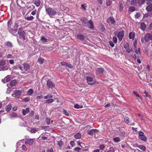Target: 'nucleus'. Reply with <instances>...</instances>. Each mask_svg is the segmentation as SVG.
<instances>
[{
  "mask_svg": "<svg viewBox=\"0 0 152 152\" xmlns=\"http://www.w3.org/2000/svg\"><path fill=\"white\" fill-rule=\"evenodd\" d=\"M146 10L147 11L149 12L152 11V5H149L146 7Z\"/></svg>",
  "mask_w": 152,
  "mask_h": 152,
  "instance_id": "obj_26",
  "label": "nucleus"
},
{
  "mask_svg": "<svg viewBox=\"0 0 152 152\" xmlns=\"http://www.w3.org/2000/svg\"><path fill=\"white\" fill-rule=\"evenodd\" d=\"M99 132L96 129H92L90 130L88 132V134L89 135H92L95 133H97Z\"/></svg>",
  "mask_w": 152,
  "mask_h": 152,
  "instance_id": "obj_9",
  "label": "nucleus"
},
{
  "mask_svg": "<svg viewBox=\"0 0 152 152\" xmlns=\"http://www.w3.org/2000/svg\"><path fill=\"white\" fill-rule=\"evenodd\" d=\"M145 0H138V3L140 5L142 4L145 2Z\"/></svg>",
  "mask_w": 152,
  "mask_h": 152,
  "instance_id": "obj_46",
  "label": "nucleus"
},
{
  "mask_svg": "<svg viewBox=\"0 0 152 152\" xmlns=\"http://www.w3.org/2000/svg\"><path fill=\"white\" fill-rule=\"evenodd\" d=\"M88 23L90 25L89 28L91 29H93L94 28V26L93 24V23L91 20H90L88 22Z\"/></svg>",
  "mask_w": 152,
  "mask_h": 152,
  "instance_id": "obj_41",
  "label": "nucleus"
},
{
  "mask_svg": "<svg viewBox=\"0 0 152 152\" xmlns=\"http://www.w3.org/2000/svg\"><path fill=\"white\" fill-rule=\"evenodd\" d=\"M12 94V96L19 98V97L21 94L22 92L20 90H17L14 92Z\"/></svg>",
  "mask_w": 152,
  "mask_h": 152,
  "instance_id": "obj_7",
  "label": "nucleus"
},
{
  "mask_svg": "<svg viewBox=\"0 0 152 152\" xmlns=\"http://www.w3.org/2000/svg\"><path fill=\"white\" fill-rule=\"evenodd\" d=\"M63 113L64 114L67 116L69 115V113L67 112V111L65 109L63 110Z\"/></svg>",
  "mask_w": 152,
  "mask_h": 152,
  "instance_id": "obj_51",
  "label": "nucleus"
},
{
  "mask_svg": "<svg viewBox=\"0 0 152 152\" xmlns=\"http://www.w3.org/2000/svg\"><path fill=\"white\" fill-rule=\"evenodd\" d=\"M86 79L88 84L89 85L96 84V82L90 77L87 76Z\"/></svg>",
  "mask_w": 152,
  "mask_h": 152,
  "instance_id": "obj_5",
  "label": "nucleus"
},
{
  "mask_svg": "<svg viewBox=\"0 0 152 152\" xmlns=\"http://www.w3.org/2000/svg\"><path fill=\"white\" fill-rule=\"evenodd\" d=\"M115 150L114 148L113 147H111L110 148L109 150L107 152H114Z\"/></svg>",
  "mask_w": 152,
  "mask_h": 152,
  "instance_id": "obj_48",
  "label": "nucleus"
},
{
  "mask_svg": "<svg viewBox=\"0 0 152 152\" xmlns=\"http://www.w3.org/2000/svg\"><path fill=\"white\" fill-rule=\"evenodd\" d=\"M114 34L115 35L117 36L119 41H121L122 40V38L124 36V31H122L118 32L115 31L114 32Z\"/></svg>",
  "mask_w": 152,
  "mask_h": 152,
  "instance_id": "obj_3",
  "label": "nucleus"
},
{
  "mask_svg": "<svg viewBox=\"0 0 152 152\" xmlns=\"http://www.w3.org/2000/svg\"><path fill=\"white\" fill-rule=\"evenodd\" d=\"M33 93V89L31 88L28 90L27 92V94L28 95L31 96L32 95Z\"/></svg>",
  "mask_w": 152,
  "mask_h": 152,
  "instance_id": "obj_29",
  "label": "nucleus"
},
{
  "mask_svg": "<svg viewBox=\"0 0 152 152\" xmlns=\"http://www.w3.org/2000/svg\"><path fill=\"white\" fill-rule=\"evenodd\" d=\"M57 144L59 147H61L63 144V142L61 140L57 141Z\"/></svg>",
  "mask_w": 152,
  "mask_h": 152,
  "instance_id": "obj_39",
  "label": "nucleus"
},
{
  "mask_svg": "<svg viewBox=\"0 0 152 152\" xmlns=\"http://www.w3.org/2000/svg\"><path fill=\"white\" fill-rule=\"evenodd\" d=\"M139 138L141 140L146 141L147 138L144 135V133L142 132H140L139 133Z\"/></svg>",
  "mask_w": 152,
  "mask_h": 152,
  "instance_id": "obj_4",
  "label": "nucleus"
},
{
  "mask_svg": "<svg viewBox=\"0 0 152 152\" xmlns=\"http://www.w3.org/2000/svg\"><path fill=\"white\" fill-rule=\"evenodd\" d=\"M22 149L23 150L26 151L27 149V148L26 146L24 145H23L21 146Z\"/></svg>",
  "mask_w": 152,
  "mask_h": 152,
  "instance_id": "obj_49",
  "label": "nucleus"
},
{
  "mask_svg": "<svg viewBox=\"0 0 152 152\" xmlns=\"http://www.w3.org/2000/svg\"><path fill=\"white\" fill-rule=\"evenodd\" d=\"M44 60L42 58H40L38 59V62L40 64H42L44 62Z\"/></svg>",
  "mask_w": 152,
  "mask_h": 152,
  "instance_id": "obj_43",
  "label": "nucleus"
},
{
  "mask_svg": "<svg viewBox=\"0 0 152 152\" xmlns=\"http://www.w3.org/2000/svg\"><path fill=\"white\" fill-rule=\"evenodd\" d=\"M40 40L42 41V42L43 43H45L47 42V39L44 37L42 36Z\"/></svg>",
  "mask_w": 152,
  "mask_h": 152,
  "instance_id": "obj_35",
  "label": "nucleus"
},
{
  "mask_svg": "<svg viewBox=\"0 0 152 152\" xmlns=\"http://www.w3.org/2000/svg\"><path fill=\"white\" fill-rule=\"evenodd\" d=\"M137 147L143 151H145L146 150L145 147L143 145H137Z\"/></svg>",
  "mask_w": 152,
  "mask_h": 152,
  "instance_id": "obj_30",
  "label": "nucleus"
},
{
  "mask_svg": "<svg viewBox=\"0 0 152 152\" xmlns=\"http://www.w3.org/2000/svg\"><path fill=\"white\" fill-rule=\"evenodd\" d=\"M34 4L37 7H39L40 4V1L39 0L35 1L34 2Z\"/></svg>",
  "mask_w": 152,
  "mask_h": 152,
  "instance_id": "obj_36",
  "label": "nucleus"
},
{
  "mask_svg": "<svg viewBox=\"0 0 152 152\" xmlns=\"http://www.w3.org/2000/svg\"><path fill=\"white\" fill-rule=\"evenodd\" d=\"M104 71V70L102 68L99 67L97 68L96 72H97L100 73H102Z\"/></svg>",
  "mask_w": 152,
  "mask_h": 152,
  "instance_id": "obj_20",
  "label": "nucleus"
},
{
  "mask_svg": "<svg viewBox=\"0 0 152 152\" xmlns=\"http://www.w3.org/2000/svg\"><path fill=\"white\" fill-rule=\"evenodd\" d=\"M53 50L52 47H48L46 48L45 49V51L48 52Z\"/></svg>",
  "mask_w": 152,
  "mask_h": 152,
  "instance_id": "obj_44",
  "label": "nucleus"
},
{
  "mask_svg": "<svg viewBox=\"0 0 152 152\" xmlns=\"http://www.w3.org/2000/svg\"><path fill=\"white\" fill-rule=\"evenodd\" d=\"M81 7L84 10H86V4H84L81 5Z\"/></svg>",
  "mask_w": 152,
  "mask_h": 152,
  "instance_id": "obj_55",
  "label": "nucleus"
},
{
  "mask_svg": "<svg viewBox=\"0 0 152 152\" xmlns=\"http://www.w3.org/2000/svg\"><path fill=\"white\" fill-rule=\"evenodd\" d=\"M45 12L51 18L55 15L57 13L56 10L51 7L46 8Z\"/></svg>",
  "mask_w": 152,
  "mask_h": 152,
  "instance_id": "obj_2",
  "label": "nucleus"
},
{
  "mask_svg": "<svg viewBox=\"0 0 152 152\" xmlns=\"http://www.w3.org/2000/svg\"><path fill=\"white\" fill-rule=\"evenodd\" d=\"M113 41L115 43H116L117 41V38L115 37H114L113 38Z\"/></svg>",
  "mask_w": 152,
  "mask_h": 152,
  "instance_id": "obj_52",
  "label": "nucleus"
},
{
  "mask_svg": "<svg viewBox=\"0 0 152 152\" xmlns=\"http://www.w3.org/2000/svg\"><path fill=\"white\" fill-rule=\"evenodd\" d=\"M18 51L15 49H13L12 50V53L13 54H16L17 53Z\"/></svg>",
  "mask_w": 152,
  "mask_h": 152,
  "instance_id": "obj_54",
  "label": "nucleus"
},
{
  "mask_svg": "<svg viewBox=\"0 0 152 152\" xmlns=\"http://www.w3.org/2000/svg\"><path fill=\"white\" fill-rule=\"evenodd\" d=\"M7 26L8 31L11 33L13 34L17 31L18 23L17 21H16L14 23H12L11 19H10L8 21Z\"/></svg>",
  "mask_w": 152,
  "mask_h": 152,
  "instance_id": "obj_1",
  "label": "nucleus"
},
{
  "mask_svg": "<svg viewBox=\"0 0 152 152\" xmlns=\"http://www.w3.org/2000/svg\"><path fill=\"white\" fill-rule=\"evenodd\" d=\"M6 64V61L3 60H0V66H2Z\"/></svg>",
  "mask_w": 152,
  "mask_h": 152,
  "instance_id": "obj_37",
  "label": "nucleus"
},
{
  "mask_svg": "<svg viewBox=\"0 0 152 152\" xmlns=\"http://www.w3.org/2000/svg\"><path fill=\"white\" fill-rule=\"evenodd\" d=\"M152 36L149 33H147L146 34L144 37V39L146 42H147L149 41V40L151 39Z\"/></svg>",
  "mask_w": 152,
  "mask_h": 152,
  "instance_id": "obj_8",
  "label": "nucleus"
},
{
  "mask_svg": "<svg viewBox=\"0 0 152 152\" xmlns=\"http://www.w3.org/2000/svg\"><path fill=\"white\" fill-rule=\"evenodd\" d=\"M146 26L144 23H141V28L143 30H144L146 28Z\"/></svg>",
  "mask_w": 152,
  "mask_h": 152,
  "instance_id": "obj_31",
  "label": "nucleus"
},
{
  "mask_svg": "<svg viewBox=\"0 0 152 152\" xmlns=\"http://www.w3.org/2000/svg\"><path fill=\"white\" fill-rule=\"evenodd\" d=\"M134 37V34L133 32H130L129 34V37L130 39H133Z\"/></svg>",
  "mask_w": 152,
  "mask_h": 152,
  "instance_id": "obj_34",
  "label": "nucleus"
},
{
  "mask_svg": "<svg viewBox=\"0 0 152 152\" xmlns=\"http://www.w3.org/2000/svg\"><path fill=\"white\" fill-rule=\"evenodd\" d=\"M74 137L76 139H80L81 137V134L80 133H77L75 134Z\"/></svg>",
  "mask_w": 152,
  "mask_h": 152,
  "instance_id": "obj_27",
  "label": "nucleus"
},
{
  "mask_svg": "<svg viewBox=\"0 0 152 152\" xmlns=\"http://www.w3.org/2000/svg\"><path fill=\"white\" fill-rule=\"evenodd\" d=\"M66 66H67L69 68H72V65L70 64L67 63Z\"/></svg>",
  "mask_w": 152,
  "mask_h": 152,
  "instance_id": "obj_60",
  "label": "nucleus"
},
{
  "mask_svg": "<svg viewBox=\"0 0 152 152\" xmlns=\"http://www.w3.org/2000/svg\"><path fill=\"white\" fill-rule=\"evenodd\" d=\"M129 10L130 11L133 12L135 10V8L133 7H131L129 8Z\"/></svg>",
  "mask_w": 152,
  "mask_h": 152,
  "instance_id": "obj_50",
  "label": "nucleus"
},
{
  "mask_svg": "<svg viewBox=\"0 0 152 152\" xmlns=\"http://www.w3.org/2000/svg\"><path fill=\"white\" fill-rule=\"evenodd\" d=\"M140 16V14L139 13H137L135 15V17L136 18H139Z\"/></svg>",
  "mask_w": 152,
  "mask_h": 152,
  "instance_id": "obj_56",
  "label": "nucleus"
},
{
  "mask_svg": "<svg viewBox=\"0 0 152 152\" xmlns=\"http://www.w3.org/2000/svg\"><path fill=\"white\" fill-rule=\"evenodd\" d=\"M70 144L72 147H73L75 146V142L74 141H71L70 142Z\"/></svg>",
  "mask_w": 152,
  "mask_h": 152,
  "instance_id": "obj_53",
  "label": "nucleus"
},
{
  "mask_svg": "<svg viewBox=\"0 0 152 152\" xmlns=\"http://www.w3.org/2000/svg\"><path fill=\"white\" fill-rule=\"evenodd\" d=\"M74 107L75 108H77V109H78V108H82L83 107V106H82V105H80L78 104H75V105H74Z\"/></svg>",
  "mask_w": 152,
  "mask_h": 152,
  "instance_id": "obj_45",
  "label": "nucleus"
},
{
  "mask_svg": "<svg viewBox=\"0 0 152 152\" xmlns=\"http://www.w3.org/2000/svg\"><path fill=\"white\" fill-rule=\"evenodd\" d=\"M10 119H12V118H16L17 117V114L15 113H13L11 114L10 115Z\"/></svg>",
  "mask_w": 152,
  "mask_h": 152,
  "instance_id": "obj_23",
  "label": "nucleus"
},
{
  "mask_svg": "<svg viewBox=\"0 0 152 152\" xmlns=\"http://www.w3.org/2000/svg\"><path fill=\"white\" fill-rule=\"evenodd\" d=\"M16 83V81L15 80H12L10 83V84H7V86L9 87V86L10 85L11 86H15Z\"/></svg>",
  "mask_w": 152,
  "mask_h": 152,
  "instance_id": "obj_16",
  "label": "nucleus"
},
{
  "mask_svg": "<svg viewBox=\"0 0 152 152\" xmlns=\"http://www.w3.org/2000/svg\"><path fill=\"white\" fill-rule=\"evenodd\" d=\"M77 37L78 39L80 40H83L84 38V36L81 34H79L77 35Z\"/></svg>",
  "mask_w": 152,
  "mask_h": 152,
  "instance_id": "obj_33",
  "label": "nucleus"
},
{
  "mask_svg": "<svg viewBox=\"0 0 152 152\" xmlns=\"http://www.w3.org/2000/svg\"><path fill=\"white\" fill-rule=\"evenodd\" d=\"M34 142V140L33 139H30L28 140H26L25 141V143L26 144H28L29 145H32Z\"/></svg>",
  "mask_w": 152,
  "mask_h": 152,
  "instance_id": "obj_12",
  "label": "nucleus"
},
{
  "mask_svg": "<svg viewBox=\"0 0 152 152\" xmlns=\"http://www.w3.org/2000/svg\"><path fill=\"white\" fill-rule=\"evenodd\" d=\"M124 121L126 124L129 125H131L130 121L129 120V119L128 117H126L124 118Z\"/></svg>",
  "mask_w": 152,
  "mask_h": 152,
  "instance_id": "obj_17",
  "label": "nucleus"
},
{
  "mask_svg": "<svg viewBox=\"0 0 152 152\" xmlns=\"http://www.w3.org/2000/svg\"><path fill=\"white\" fill-rule=\"evenodd\" d=\"M54 101V100L53 99L51 98L46 100L45 102V103L46 104H50L53 102Z\"/></svg>",
  "mask_w": 152,
  "mask_h": 152,
  "instance_id": "obj_24",
  "label": "nucleus"
},
{
  "mask_svg": "<svg viewBox=\"0 0 152 152\" xmlns=\"http://www.w3.org/2000/svg\"><path fill=\"white\" fill-rule=\"evenodd\" d=\"M12 108V106L10 104H9L6 107V110L7 112L10 111Z\"/></svg>",
  "mask_w": 152,
  "mask_h": 152,
  "instance_id": "obj_32",
  "label": "nucleus"
},
{
  "mask_svg": "<svg viewBox=\"0 0 152 152\" xmlns=\"http://www.w3.org/2000/svg\"><path fill=\"white\" fill-rule=\"evenodd\" d=\"M46 120L47 121V124L48 125H49L50 124H52V123L53 122V121H50V118H46Z\"/></svg>",
  "mask_w": 152,
  "mask_h": 152,
  "instance_id": "obj_38",
  "label": "nucleus"
},
{
  "mask_svg": "<svg viewBox=\"0 0 152 152\" xmlns=\"http://www.w3.org/2000/svg\"><path fill=\"white\" fill-rule=\"evenodd\" d=\"M25 18L26 19L28 20H31L34 19V17L33 16H27L26 15H25Z\"/></svg>",
  "mask_w": 152,
  "mask_h": 152,
  "instance_id": "obj_22",
  "label": "nucleus"
},
{
  "mask_svg": "<svg viewBox=\"0 0 152 152\" xmlns=\"http://www.w3.org/2000/svg\"><path fill=\"white\" fill-rule=\"evenodd\" d=\"M53 97V95L50 94H48L47 95L45 96H44L43 97L44 99H50L52 98Z\"/></svg>",
  "mask_w": 152,
  "mask_h": 152,
  "instance_id": "obj_21",
  "label": "nucleus"
},
{
  "mask_svg": "<svg viewBox=\"0 0 152 152\" xmlns=\"http://www.w3.org/2000/svg\"><path fill=\"white\" fill-rule=\"evenodd\" d=\"M124 48L126 49V51L128 53H130L132 49L129 48V45L128 43H126L124 45Z\"/></svg>",
  "mask_w": 152,
  "mask_h": 152,
  "instance_id": "obj_10",
  "label": "nucleus"
},
{
  "mask_svg": "<svg viewBox=\"0 0 152 152\" xmlns=\"http://www.w3.org/2000/svg\"><path fill=\"white\" fill-rule=\"evenodd\" d=\"M23 114L25 115L28 113L29 112V108H26L25 109H23L22 110Z\"/></svg>",
  "mask_w": 152,
  "mask_h": 152,
  "instance_id": "obj_13",
  "label": "nucleus"
},
{
  "mask_svg": "<svg viewBox=\"0 0 152 152\" xmlns=\"http://www.w3.org/2000/svg\"><path fill=\"white\" fill-rule=\"evenodd\" d=\"M30 100V99L29 98H26L23 99V101L25 102H27L28 101Z\"/></svg>",
  "mask_w": 152,
  "mask_h": 152,
  "instance_id": "obj_57",
  "label": "nucleus"
},
{
  "mask_svg": "<svg viewBox=\"0 0 152 152\" xmlns=\"http://www.w3.org/2000/svg\"><path fill=\"white\" fill-rule=\"evenodd\" d=\"M136 53L137 54H140V48H138L137 50V48H136L134 49Z\"/></svg>",
  "mask_w": 152,
  "mask_h": 152,
  "instance_id": "obj_42",
  "label": "nucleus"
},
{
  "mask_svg": "<svg viewBox=\"0 0 152 152\" xmlns=\"http://www.w3.org/2000/svg\"><path fill=\"white\" fill-rule=\"evenodd\" d=\"M115 20L114 18L112 17H110L107 20V22L108 23H112L114 24L115 23Z\"/></svg>",
  "mask_w": 152,
  "mask_h": 152,
  "instance_id": "obj_18",
  "label": "nucleus"
},
{
  "mask_svg": "<svg viewBox=\"0 0 152 152\" xmlns=\"http://www.w3.org/2000/svg\"><path fill=\"white\" fill-rule=\"evenodd\" d=\"M47 84L48 88H51L54 87V85L53 83L50 80H48L47 81Z\"/></svg>",
  "mask_w": 152,
  "mask_h": 152,
  "instance_id": "obj_11",
  "label": "nucleus"
},
{
  "mask_svg": "<svg viewBox=\"0 0 152 152\" xmlns=\"http://www.w3.org/2000/svg\"><path fill=\"white\" fill-rule=\"evenodd\" d=\"M6 45L8 47H12V45L11 42H7L6 43Z\"/></svg>",
  "mask_w": 152,
  "mask_h": 152,
  "instance_id": "obj_40",
  "label": "nucleus"
},
{
  "mask_svg": "<svg viewBox=\"0 0 152 152\" xmlns=\"http://www.w3.org/2000/svg\"><path fill=\"white\" fill-rule=\"evenodd\" d=\"M8 67L7 66L0 67V71L6 70L8 69Z\"/></svg>",
  "mask_w": 152,
  "mask_h": 152,
  "instance_id": "obj_25",
  "label": "nucleus"
},
{
  "mask_svg": "<svg viewBox=\"0 0 152 152\" xmlns=\"http://www.w3.org/2000/svg\"><path fill=\"white\" fill-rule=\"evenodd\" d=\"M18 34L21 36H22L23 39L24 40L26 39V37L25 36V33L23 29L22 28H20L18 31Z\"/></svg>",
  "mask_w": 152,
  "mask_h": 152,
  "instance_id": "obj_6",
  "label": "nucleus"
},
{
  "mask_svg": "<svg viewBox=\"0 0 152 152\" xmlns=\"http://www.w3.org/2000/svg\"><path fill=\"white\" fill-rule=\"evenodd\" d=\"M36 12L37 10H34L33 11L31 12V14L33 15H36Z\"/></svg>",
  "mask_w": 152,
  "mask_h": 152,
  "instance_id": "obj_61",
  "label": "nucleus"
},
{
  "mask_svg": "<svg viewBox=\"0 0 152 152\" xmlns=\"http://www.w3.org/2000/svg\"><path fill=\"white\" fill-rule=\"evenodd\" d=\"M67 63L64 62V61H62L61 62V64L62 65L64 66H66V64Z\"/></svg>",
  "mask_w": 152,
  "mask_h": 152,
  "instance_id": "obj_64",
  "label": "nucleus"
},
{
  "mask_svg": "<svg viewBox=\"0 0 152 152\" xmlns=\"http://www.w3.org/2000/svg\"><path fill=\"white\" fill-rule=\"evenodd\" d=\"M23 67L24 69L26 71L28 70L30 68L29 65L27 63H24L23 64Z\"/></svg>",
  "mask_w": 152,
  "mask_h": 152,
  "instance_id": "obj_19",
  "label": "nucleus"
},
{
  "mask_svg": "<svg viewBox=\"0 0 152 152\" xmlns=\"http://www.w3.org/2000/svg\"><path fill=\"white\" fill-rule=\"evenodd\" d=\"M109 44L112 47H113L114 46V43L112 41L109 42Z\"/></svg>",
  "mask_w": 152,
  "mask_h": 152,
  "instance_id": "obj_62",
  "label": "nucleus"
},
{
  "mask_svg": "<svg viewBox=\"0 0 152 152\" xmlns=\"http://www.w3.org/2000/svg\"><path fill=\"white\" fill-rule=\"evenodd\" d=\"M7 57L8 58H13V57L12 55L11 54H9L7 56Z\"/></svg>",
  "mask_w": 152,
  "mask_h": 152,
  "instance_id": "obj_59",
  "label": "nucleus"
},
{
  "mask_svg": "<svg viewBox=\"0 0 152 152\" xmlns=\"http://www.w3.org/2000/svg\"><path fill=\"white\" fill-rule=\"evenodd\" d=\"M10 80V76L8 75L5 78L2 80V81L4 83H6L9 81Z\"/></svg>",
  "mask_w": 152,
  "mask_h": 152,
  "instance_id": "obj_14",
  "label": "nucleus"
},
{
  "mask_svg": "<svg viewBox=\"0 0 152 152\" xmlns=\"http://www.w3.org/2000/svg\"><path fill=\"white\" fill-rule=\"evenodd\" d=\"M137 0H132L131 2V4L132 5H135L137 3Z\"/></svg>",
  "mask_w": 152,
  "mask_h": 152,
  "instance_id": "obj_47",
  "label": "nucleus"
},
{
  "mask_svg": "<svg viewBox=\"0 0 152 152\" xmlns=\"http://www.w3.org/2000/svg\"><path fill=\"white\" fill-rule=\"evenodd\" d=\"M28 130L30 131L32 133H35L38 131V129L37 128H29Z\"/></svg>",
  "mask_w": 152,
  "mask_h": 152,
  "instance_id": "obj_15",
  "label": "nucleus"
},
{
  "mask_svg": "<svg viewBox=\"0 0 152 152\" xmlns=\"http://www.w3.org/2000/svg\"><path fill=\"white\" fill-rule=\"evenodd\" d=\"M152 2V0H146V3L147 4H151Z\"/></svg>",
  "mask_w": 152,
  "mask_h": 152,
  "instance_id": "obj_63",
  "label": "nucleus"
},
{
  "mask_svg": "<svg viewBox=\"0 0 152 152\" xmlns=\"http://www.w3.org/2000/svg\"><path fill=\"white\" fill-rule=\"evenodd\" d=\"M113 140L116 143H118L120 142V139L119 137H115L113 138Z\"/></svg>",
  "mask_w": 152,
  "mask_h": 152,
  "instance_id": "obj_28",
  "label": "nucleus"
},
{
  "mask_svg": "<svg viewBox=\"0 0 152 152\" xmlns=\"http://www.w3.org/2000/svg\"><path fill=\"white\" fill-rule=\"evenodd\" d=\"M104 147L105 146L104 145H101L99 146V148L100 150H103Z\"/></svg>",
  "mask_w": 152,
  "mask_h": 152,
  "instance_id": "obj_58",
  "label": "nucleus"
}]
</instances>
